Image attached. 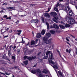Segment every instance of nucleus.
<instances>
[{
    "label": "nucleus",
    "mask_w": 77,
    "mask_h": 77,
    "mask_svg": "<svg viewBox=\"0 0 77 77\" xmlns=\"http://www.w3.org/2000/svg\"><path fill=\"white\" fill-rule=\"evenodd\" d=\"M43 41L44 42L47 44H51V41L53 40V39L51 38L48 41V38H46V37H43Z\"/></svg>",
    "instance_id": "obj_1"
},
{
    "label": "nucleus",
    "mask_w": 77,
    "mask_h": 77,
    "mask_svg": "<svg viewBox=\"0 0 77 77\" xmlns=\"http://www.w3.org/2000/svg\"><path fill=\"white\" fill-rule=\"evenodd\" d=\"M32 73V74H38V75L40 77H43L42 75L41 74V72L39 69H38L37 70H32L31 71Z\"/></svg>",
    "instance_id": "obj_2"
},
{
    "label": "nucleus",
    "mask_w": 77,
    "mask_h": 77,
    "mask_svg": "<svg viewBox=\"0 0 77 77\" xmlns=\"http://www.w3.org/2000/svg\"><path fill=\"white\" fill-rule=\"evenodd\" d=\"M51 59H54V58L53 57V53H51V58H49L48 61L49 63H51L52 64L54 65V62H53V61L51 60Z\"/></svg>",
    "instance_id": "obj_3"
},
{
    "label": "nucleus",
    "mask_w": 77,
    "mask_h": 77,
    "mask_svg": "<svg viewBox=\"0 0 77 77\" xmlns=\"http://www.w3.org/2000/svg\"><path fill=\"white\" fill-rule=\"evenodd\" d=\"M50 28H51L52 29H53V28H55V29H57V30H58L59 28V26L57 25L56 24H54L53 26H50Z\"/></svg>",
    "instance_id": "obj_4"
},
{
    "label": "nucleus",
    "mask_w": 77,
    "mask_h": 77,
    "mask_svg": "<svg viewBox=\"0 0 77 77\" xmlns=\"http://www.w3.org/2000/svg\"><path fill=\"white\" fill-rule=\"evenodd\" d=\"M36 58V56H32V57H29L27 58L28 60L29 61H30V60H32L33 59H35Z\"/></svg>",
    "instance_id": "obj_5"
},
{
    "label": "nucleus",
    "mask_w": 77,
    "mask_h": 77,
    "mask_svg": "<svg viewBox=\"0 0 77 77\" xmlns=\"http://www.w3.org/2000/svg\"><path fill=\"white\" fill-rule=\"evenodd\" d=\"M8 46L6 48V50L8 51V55L10 57H11L12 56V55H11V51L9 50V49L8 50Z\"/></svg>",
    "instance_id": "obj_6"
},
{
    "label": "nucleus",
    "mask_w": 77,
    "mask_h": 77,
    "mask_svg": "<svg viewBox=\"0 0 77 77\" xmlns=\"http://www.w3.org/2000/svg\"><path fill=\"white\" fill-rule=\"evenodd\" d=\"M59 19V17H55L54 18H53V20L55 22V23H58V22L57 20H58Z\"/></svg>",
    "instance_id": "obj_7"
},
{
    "label": "nucleus",
    "mask_w": 77,
    "mask_h": 77,
    "mask_svg": "<svg viewBox=\"0 0 77 77\" xmlns=\"http://www.w3.org/2000/svg\"><path fill=\"white\" fill-rule=\"evenodd\" d=\"M69 22V23L71 24H74L75 23V20H74V19H70V20Z\"/></svg>",
    "instance_id": "obj_8"
},
{
    "label": "nucleus",
    "mask_w": 77,
    "mask_h": 77,
    "mask_svg": "<svg viewBox=\"0 0 77 77\" xmlns=\"http://www.w3.org/2000/svg\"><path fill=\"white\" fill-rule=\"evenodd\" d=\"M51 36V35L49 32H48L46 34V36L44 37H46V38H48Z\"/></svg>",
    "instance_id": "obj_9"
},
{
    "label": "nucleus",
    "mask_w": 77,
    "mask_h": 77,
    "mask_svg": "<svg viewBox=\"0 0 77 77\" xmlns=\"http://www.w3.org/2000/svg\"><path fill=\"white\" fill-rule=\"evenodd\" d=\"M44 15V16L45 17H46V18H50V15H49V14L47 13H44L43 14Z\"/></svg>",
    "instance_id": "obj_10"
},
{
    "label": "nucleus",
    "mask_w": 77,
    "mask_h": 77,
    "mask_svg": "<svg viewBox=\"0 0 77 77\" xmlns=\"http://www.w3.org/2000/svg\"><path fill=\"white\" fill-rule=\"evenodd\" d=\"M39 22V20L38 19L32 20L31 21V23H38Z\"/></svg>",
    "instance_id": "obj_11"
},
{
    "label": "nucleus",
    "mask_w": 77,
    "mask_h": 77,
    "mask_svg": "<svg viewBox=\"0 0 77 77\" xmlns=\"http://www.w3.org/2000/svg\"><path fill=\"white\" fill-rule=\"evenodd\" d=\"M50 14L51 16H57V13L55 12H51Z\"/></svg>",
    "instance_id": "obj_12"
},
{
    "label": "nucleus",
    "mask_w": 77,
    "mask_h": 77,
    "mask_svg": "<svg viewBox=\"0 0 77 77\" xmlns=\"http://www.w3.org/2000/svg\"><path fill=\"white\" fill-rule=\"evenodd\" d=\"M41 37V32H39L37 34L36 37L37 38H40Z\"/></svg>",
    "instance_id": "obj_13"
},
{
    "label": "nucleus",
    "mask_w": 77,
    "mask_h": 77,
    "mask_svg": "<svg viewBox=\"0 0 77 77\" xmlns=\"http://www.w3.org/2000/svg\"><path fill=\"white\" fill-rule=\"evenodd\" d=\"M65 11H67V12H68V11H69L70 9V8L68 6L67 7H65Z\"/></svg>",
    "instance_id": "obj_14"
},
{
    "label": "nucleus",
    "mask_w": 77,
    "mask_h": 77,
    "mask_svg": "<svg viewBox=\"0 0 77 77\" xmlns=\"http://www.w3.org/2000/svg\"><path fill=\"white\" fill-rule=\"evenodd\" d=\"M54 10H55V11L58 13V14L60 16V15L59 14V11H58V9L56 7L54 8Z\"/></svg>",
    "instance_id": "obj_15"
},
{
    "label": "nucleus",
    "mask_w": 77,
    "mask_h": 77,
    "mask_svg": "<svg viewBox=\"0 0 77 77\" xmlns=\"http://www.w3.org/2000/svg\"><path fill=\"white\" fill-rule=\"evenodd\" d=\"M70 3L71 5H75V2H74L72 0L70 1Z\"/></svg>",
    "instance_id": "obj_16"
},
{
    "label": "nucleus",
    "mask_w": 77,
    "mask_h": 77,
    "mask_svg": "<svg viewBox=\"0 0 77 77\" xmlns=\"http://www.w3.org/2000/svg\"><path fill=\"white\" fill-rule=\"evenodd\" d=\"M71 49H69V50L68 49H66V53H69V54H71Z\"/></svg>",
    "instance_id": "obj_17"
},
{
    "label": "nucleus",
    "mask_w": 77,
    "mask_h": 77,
    "mask_svg": "<svg viewBox=\"0 0 77 77\" xmlns=\"http://www.w3.org/2000/svg\"><path fill=\"white\" fill-rule=\"evenodd\" d=\"M72 14H73V13L72 12V10H70L69 13V16H72Z\"/></svg>",
    "instance_id": "obj_18"
},
{
    "label": "nucleus",
    "mask_w": 77,
    "mask_h": 77,
    "mask_svg": "<svg viewBox=\"0 0 77 77\" xmlns=\"http://www.w3.org/2000/svg\"><path fill=\"white\" fill-rule=\"evenodd\" d=\"M29 61L28 60H27L26 61H23V63L25 65H27V64H28V62Z\"/></svg>",
    "instance_id": "obj_19"
},
{
    "label": "nucleus",
    "mask_w": 77,
    "mask_h": 77,
    "mask_svg": "<svg viewBox=\"0 0 77 77\" xmlns=\"http://www.w3.org/2000/svg\"><path fill=\"white\" fill-rule=\"evenodd\" d=\"M50 32L52 34H54L56 32H55V31L53 30H50Z\"/></svg>",
    "instance_id": "obj_20"
},
{
    "label": "nucleus",
    "mask_w": 77,
    "mask_h": 77,
    "mask_svg": "<svg viewBox=\"0 0 77 77\" xmlns=\"http://www.w3.org/2000/svg\"><path fill=\"white\" fill-rule=\"evenodd\" d=\"M51 66H52L54 68H55L56 69H58V67L57 66L55 65L54 66H52V65H51Z\"/></svg>",
    "instance_id": "obj_21"
},
{
    "label": "nucleus",
    "mask_w": 77,
    "mask_h": 77,
    "mask_svg": "<svg viewBox=\"0 0 77 77\" xmlns=\"http://www.w3.org/2000/svg\"><path fill=\"white\" fill-rule=\"evenodd\" d=\"M45 30L43 29L42 31L41 32V33L42 35H44L45 34Z\"/></svg>",
    "instance_id": "obj_22"
},
{
    "label": "nucleus",
    "mask_w": 77,
    "mask_h": 77,
    "mask_svg": "<svg viewBox=\"0 0 77 77\" xmlns=\"http://www.w3.org/2000/svg\"><path fill=\"white\" fill-rule=\"evenodd\" d=\"M61 29H65V26L62 25H59Z\"/></svg>",
    "instance_id": "obj_23"
},
{
    "label": "nucleus",
    "mask_w": 77,
    "mask_h": 77,
    "mask_svg": "<svg viewBox=\"0 0 77 77\" xmlns=\"http://www.w3.org/2000/svg\"><path fill=\"white\" fill-rule=\"evenodd\" d=\"M51 53V51H48L46 53V56H48V54H50Z\"/></svg>",
    "instance_id": "obj_24"
},
{
    "label": "nucleus",
    "mask_w": 77,
    "mask_h": 77,
    "mask_svg": "<svg viewBox=\"0 0 77 77\" xmlns=\"http://www.w3.org/2000/svg\"><path fill=\"white\" fill-rule=\"evenodd\" d=\"M70 26H71L70 25L67 23H66L65 25V27H66V28H67V27H69Z\"/></svg>",
    "instance_id": "obj_25"
},
{
    "label": "nucleus",
    "mask_w": 77,
    "mask_h": 77,
    "mask_svg": "<svg viewBox=\"0 0 77 77\" xmlns=\"http://www.w3.org/2000/svg\"><path fill=\"white\" fill-rule=\"evenodd\" d=\"M46 24L47 26V29H49V23H48L46 22Z\"/></svg>",
    "instance_id": "obj_26"
},
{
    "label": "nucleus",
    "mask_w": 77,
    "mask_h": 77,
    "mask_svg": "<svg viewBox=\"0 0 77 77\" xmlns=\"http://www.w3.org/2000/svg\"><path fill=\"white\" fill-rule=\"evenodd\" d=\"M35 42L34 41H32L31 43V45H34L35 44Z\"/></svg>",
    "instance_id": "obj_27"
},
{
    "label": "nucleus",
    "mask_w": 77,
    "mask_h": 77,
    "mask_svg": "<svg viewBox=\"0 0 77 77\" xmlns=\"http://www.w3.org/2000/svg\"><path fill=\"white\" fill-rule=\"evenodd\" d=\"M57 51L58 53L59 54V55L60 56V57H61V58H62V57L61 56V55H60V51H59V50L58 49H57Z\"/></svg>",
    "instance_id": "obj_28"
},
{
    "label": "nucleus",
    "mask_w": 77,
    "mask_h": 77,
    "mask_svg": "<svg viewBox=\"0 0 77 77\" xmlns=\"http://www.w3.org/2000/svg\"><path fill=\"white\" fill-rule=\"evenodd\" d=\"M41 20H42V23H44V21H45L44 18V17H41Z\"/></svg>",
    "instance_id": "obj_29"
},
{
    "label": "nucleus",
    "mask_w": 77,
    "mask_h": 77,
    "mask_svg": "<svg viewBox=\"0 0 77 77\" xmlns=\"http://www.w3.org/2000/svg\"><path fill=\"white\" fill-rule=\"evenodd\" d=\"M75 53L76 54V55L77 54V48L76 47H75Z\"/></svg>",
    "instance_id": "obj_30"
},
{
    "label": "nucleus",
    "mask_w": 77,
    "mask_h": 77,
    "mask_svg": "<svg viewBox=\"0 0 77 77\" xmlns=\"http://www.w3.org/2000/svg\"><path fill=\"white\" fill-rule=\"evenodd\" d=\"M8 9H14V8L13 7H9L7 8Z\"/></svg>",
    "instance_id": "obj_31"
},
{
    "label": "nucleus",
    "mask_w": 77,
    "mask_h": 77,
    "mask_svg": "<svg viewBox=\"0 0 77 77\" xmlns=\"http://www.w3.org/2000/svg\"><path fill=\"white\" fill-rule=\"evenodd\" d=\"M48 55H46V56H45L43 59H48Z\"/></svg>",
    "instance_id": "obj_32"
},
{
    "label": "nucleus",
    "mask_w": 77,
    "mask_h": 77,
    "mask_svg": "<svg viewBox=\"0 0 77 77\" xmlns=\"http://www.w3.org/2000/svg\"><path fill=\"white\" fill-rule=\"evenodd\" d=\"M29 56H25L23 57V59L24 60H25L27 58H28V57Z\"/></svg>",
    "instance_id": "obj_33"
},
{
    "label": "nucleus",
    "mask_w": 77,
    "mask_h": 77,
    "mask_svg": "<svg viewBox=\"0 0 77 77\" xmlns=\"http://www.w3.org/2000/svg\"><path fill=\"white\" fill-rule=\"evenodd\" d=\"M16 48V46H14V47H13L12 48H13L14 51H16V49L15 48Z\"/></svg>",
    "instance_id": "obj_34"
},
{
    "label": "nucleus",
    "mask_w": 77,
    "mask_h": 77,
    "mask_svg": "<svg viewBox=\"0 0 77 77\" xmlns=\"http://www.w3.org/2000/svg\"><path fill=\"white\" fill-rule=\"evenodd\" d=\"M8 5V3H5L3 4L2 5L3 6H6V5Z\"/></svg>",
    "instance_id": "obj_35"
},
{
    "label": "nucleus",
    "mask_w": 77,
    "mask_h": 77,
    "mask_svg": "<svg viewBox=\"0 0 77 77\" xmlns=\"http://www.w3.org/2000/svg\"><path fill=\"white\" fill-rule=\"evenodd\" d=\"M8 17V16L6 15H4L3 17V18H7Z\"/></svg>",
    "instance_id": "obj_36"
},
{
    "label": "nucleus",
    "mask_w": 77,
    "mask_h": 77,
    "mask_svg": "<svg viewBox=\"0 0 77 77\" xmlns=\"http://www.w3.org/2000/svg\"><path fill=\"white\" fill-rule=\"evenodd\" d=\"M12 59H14V60H15V57L14 56H13L12 57Z\"/></svg>",
    "instance_id": "obj_37"
},
{
    "label": "nucleus",
    "mask_w": 77,
    "mask_h": 77,
    "mask_svg": "<svg viewBox=\"0 0 77 77\" xmlns=\"http://www.w3.org/2000/svg\"><path fill=\"white\" fill-rule=\"evenodd\" d=\"M12 46H10V47L9 48H8V50L9 49V50L11 51V47H12Z\"/></svg>",
    "instance_id": "obj_38"
},
{
    "label": "nucleus",
    "mask_w": 77,
    "mask_h": 77,
    "mask_svg": "<svg viewBox=\"0 0 77 77\" xmlns=\"http://www.w3.org/2000/svg\"><path fill=\"white\" fill-rule=\"evenodd\" d=\"M18 0H13V2H14V3H16L17 2H18Z\"/></svg>",
    "instance_id": "obj_39"
},
{
    "label": "nucleus",
    "mask_w": 77,
    "mask_h": 77,
    "mask_svg": "<svg viewBox=\"0 0 77 77\" xmlns=\"http://www.w3.org/2000/svg\"><path fill=\"white\" fill-rule=\"evenodd\" d=\"M8 57H7V56H6V55H4L3 56V58L4 59H7Z\"/></svg>",
    "instance_id": "obj_40"
},
{
    "label": "nucleus",
    "mask_w": 77,
    "mask_h": 77,
    "mask_svg": "<svg viewBox=\"0 0 77 77\" xmlns=\"http://www.w3.org/2000/svg\"><path fill=\"white\" fill-rule=\"evenodd\" d=\"M17 51L18 54H19V53H20V49H17Z\"/></svg>",
    "instance_id": "obj_41"
},
{
    "label": "nucleus",
    "mask_w": 77,
    "mask_h": 77,
    "mask_svg": "<svg viewBox=\"0 0 77 77\" xmlns=\"http://www.w3.org/2000/svg\"><path fill=\"white\" fill-rule=\"evenodd\" d=\"M66 0H59V2H65Z\"/></svg>",
    "instance_id": "obj_42"
},
{
    "label": "nucleus",
    "mask_w": 77,
    "mask_h": 77,
    "mask_svg": "<svg viewBox=\"0 0 77 77\" xmlns=\"http://www.w3.org/2000/svg\"><path fill=\"white\" fill-rule=\"evenodd\" d=\"M69 15H67L65 17V19H68V17H68Z\"/></svg>",
    "instance_id": "obj_43"
},
{
    "label": "nucleus",
    "mask_w": 77,
    "mask_h": 77,
    "mask_svg": "<svg viewBox=\"0 0 77 77\" xmlns=\"http://www.w3.org/2000/svg\"><path fill=\"white\" fill-rule=\"evenodd\" d=\"M11 18H11V17H7V18H6V20H8V19L9 20H11Z\"/></svg>",
    "instance_id": "obj_44"
},
{
    "label": "nucleus",
    "mask_w": 77,
    "mask_h": 77,
    "mask_svg": "<svg viewBox=\"0 0 77 77\" xmlns=\"http://www.w3.org/2000/svg\"><path fill=\"white\" fill-rule=\"evenodd\" d=\"M60 6V5H59V3L58 2L56 5V7H58V6Z\"/></svg>",
    "instance_id": "obj_45"
},
{
    "label": "nucleus",
    "mask_w": 77,
    "mask_h": 77,
    "mask_svg": "<svg viewBox=\"0 0 77 77\" xmlns=\"http://www.w3.org/2000/svg\"><path fill=\"white\" fill-rule=\"evenodd\" d=\"M58 77H63V76L62 74L60 75L59 76L58 75Z\"/></svg>",
    "instance_id": "obj_46"
},
{
    "label": "nucleus",
    "mask_w": 77,
    "mask_h": 77,
    "mask_svg": "<svg viewBox=\"0 0 77 77\" xmlns=\"http://www.w3.org/2000/svg\"><path fill=\"white\" fill-rule=\"evenodd\" d=\"M42 72L43 73H45V74H47V73L46 72V70H43L42 71Z\"/></svg>",
    "instance_id": "obj_47"
},
{
    "label": "nucleus",
    "mask_w": 77,
    "mask_h": 77,
    "mask_svg": "<svg viewBox=\"0 0 77 77\" xmlns=\"http://www.w3.org/2000/svg\"><path fill=\"white\" fill-rule=\"evenodd\" d=\"M31 7H33V6H35V5L34 4H31L30 5Z\"/></svg>",
    "instance_id": "obj_48"
},
{
    "label": "nucleus",
    "mask_w": 77,
    "mask_h": 77,
    "mask_svg": "<svg viewBox=\"0 0 77 77\" xmlns=\"http://www.w3.org/2000/svg\"><path fill=\"white\" fill-rule=\"evenodd\" d=\"M17 32H19V33H21L22 31L20 29V30H17Z\"/></svg>",
    "instance_id": "obj_49"
},
{
    "label": "nucleus",
    "mask_w": 77,
    "mask_h": 77,
    "mask_svg": "<svg viewBox=\"0 0 77 77\" xmlns=\"http://www.w3.org/2000/svg\"><path fill=\"white\" fill-rule=\"evenodd\" d=\"M58 73L60 75H62V73L60 71H58Z\"/></svg>",
    "instance_id": "obj_50"
},
{
    "label": "nucleus",
    "mask_w": 77,
    "mask_h": 77,
    "mask_svg": "<svg viewBox=\"0 0 77 77\" xmlns=\"http://www.w3.org/2000/svg\"><path fill=\"white\" fill-rule=\"evenodd\" d=\"M17 68H18V66H15L14 68V69H17Z\"/></svg>",
    "instance_id": "obj_51"
},
{
    "label": "nucleus",
    "mask_w": 77,
    "mask_h": 77,
    "mask_svg": "<svg viewBox=\"0 0 77 77\" xmlns=\"http://www.w3.org/2000/svg\"><path fill=\"white\" fill-rule=\"evenodd\" d=\"M4 49H5V46H3V47H2L1 50H4Z\"/></svg>",
    "instance_id": "obj_52"
},
{
    "label": "nucleus",
    "mask_w": 77,
    "mask_h": 77,
    "mask_svg": "<svg viewBox=\"0 0 77 77\" xmlns=\"http://www.w3.org/2000/svg\"><path fill=\"white\" fill-rule=\"evenodd\" d=\"M62 24H65V23H64V22H63V21H61V22Z\"/></svg>",
    "instance_id": "obj_53"
},
{
    "label": "nucleus",
    "mask_w": 77,
    "mask_h": 77,
    "mask_svg": "<svg viewBox=\"0 0 77 77\" xmlns=\"http://www.w3.org/2000/svg\"><path fill=\"white\" fill-rule=\"evenodd\" d=\"M17 35H20L21 34V32H18L17 33Z\"/></svg>",
    "instance_id": "obj_54"
},
{
    "label": "nucleus",
    "mask_w": 77,
    "mask_h": 77,
    "mask_svg": "<svg viewBox=\"0 0 77 77\" xmlns=\"http://www.w3.org/2000/svg\"><path fill=\"white\" fill-rule=\"evenodd\" d=\"M0 73L2 74H3V75H5V74L4 73H2L0 72Z\"/></svg>",
    "instance_id": "obj_55"
},
{
    "label": "nucleus",
    "mask_w": 77,
    "mask_h": 77,
    "mask_svg": "<svg viewBox=\"0 0 77 77\" xmlns=\"http://www.w3.org/2000/svg\"><path fill=\"white\" fill-rule=\"evenodd\" d=\"M27 49H24V51H25V53H26V51H27Z\"/></svg>",
    "instance_id": "obj_56"
},
{
    "label": "nucleus",
    "mask_w": 77,
    "mask_h": 77,
    "mask_svg": "<svg viewBox=\"0 0 77 77\" xmlns=\"http://www.w3.org/2000/svg\"><path fill=\"white\" fill-rule=\"evenodd\" d=\"M66 41H68V42H69V39H68V38H66Z\"/></svg>",
    "instance_id": "obj_57"
},
{
    "label": "nucleus",
    "mask_w": 77,
    "mask_h": 77,
    "mask_svg": "<svg viewBox=\"0 0 77 77\" xmlns=\"http://www.w3.org/2000/svg\"><path fill=\"white\" fill-rule=\"evenodd\" d=\"M18 23H19V20H17L16 22V23L17 24H18Z\"/></svg>",
    "instance_id": "obj_58"
},
{
    "label": "nucleus",
    "mask_w": 77,
    "mask_h": 77,
    "mask_svg": "<svg viewBox=\"0 0 77 77\" xmlns=\"http://www.w3.org/2000/svg\"><path fill=\"white\" fill-rule=\"evenodd\" d=\"M37 65V63H36V64L34 65L33 66V67H36V66Z\"/></svg>",
    "instance_id": "obj_59"
},
{
    "label": "nucleus",
    "mask_w": 77,
    "mask_h": 77,
    "mask_svg": "<svg viewBox=\"0 0 77 77\" xmlns=\"http://www.w3.org/2000/svg\"><path fill=\"white\" fill-rule=\"evenodd\" d=\"M70 36H72V38H74L75 39V38L74 36H73L72 35H70Z\"/></svg>",
    "instance_id": "obj_60"
},
{
    "label": "nucleus",
    "mask_w": 77,
    "mask_h": 77,
    "mask_svg": "<svg viewBox=\"0 0 77 77\" xmlns=\"http://www.w3.org/2000/svg\"><path fill=\"white\" fill-rule=\"evenodd\" d=\"M38 39H36V40H35V42H36V43H37V42H38Z\"/></svg>",
    "instance_id": "obj_61"
},
{
    "label": "nucleus",
    "mask_w": 77,
    "mask_h": 77,
    "mask_svg": "<svg viewBox=\"0 0 77 77\" xmlns=\"http://www.w3.org/2000/svg\"><path fill=\"white\" fill-rule=\"evenodd\" d=\"M5 74L6 75H10V73L9 74H8V72H6L5 73Z\"/></svg>",
    "instance_id": "obj_62"
},
{
    "label": "nucleus",
    "mask_w": 77,
    "mask_h": 77,
    "mask_svg": "<svg viewBox=\"0 0 77 77\" xmlns=\"http://www.w3.org/2000/svg\"><path fill=\"white\" fill-rule=\"evenodd\" d=\"M21 43H25V41H23L22 42H21Z\"/></svg>",
    "instance_id": "obj_63"
},
{
    "label": "nucleus",
    "mask_w": 77,
    "mask_h": 77,
    "mask_svg": "<svg viewBox=\"0 0 77 77\" xmlns=\"http://www.w3.org/2000/svg\"><path fill=\"white\" fill-rule=\"evenodd\" d=\"M41 53L40 52H39L38 53V55L39 56V54H41Z\"/></svg>",
    "instance_id": "obj_64"
}]
</instances>
